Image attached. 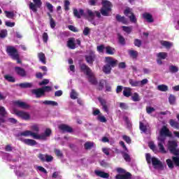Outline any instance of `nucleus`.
I'll list each match as a JSON object with an SVG mask.
<instances>
[{
  "instance_id": "f257e3e1",
  "label": "nucleus",
  "mask_w": 179,
  "mask_h": 179,
  "mask_svg": "<svg viewBox=\"0 0 179 179\" xmlns=\"http://www.w3.org/2000/svg\"><path fill=\"white\" fill-rule=\"evenodd\" d=\"M101 4L102 8L100 9V12L102 16H110V12L112 10L113 3L108 0H103Z\"/></svg>"
},
{
  "instance_id": "f03ea898",
  "label": "nucleus",
  "mask_w": 179,
  "mask_h": 179,
  "mask_svg": "<svg viewBox=\"0 0 179 179\" xmlns=\"http://www.w3.org/2000/svg\"><path fill=\"white\" fill-rule=\"evenodd\" d=\"M178 143L177 141H168V150L170 153L174 155V156H179Z\"/></svg>"
},
{
  "instance_id": "7ed1b4c3",
  "label": "nucleus",
  "mask_w": 179,
  "mask_h": 179,
  "mask_svg": "<svg viewBox=\"0 0 179 179\" xmlns=\"http://www.w3.org/2000/svg\"><path fill=\"white\" fill-rule=\"evenodd\" d=\"M165 143H157V147L155 145V143H152L149 144V148L151 149L152 151L155 152V153H158V152H160V153L166 154L167 153V151L166 150V148H164Z\"/></svg>"
},
{
  "instance_id": "20e7f679",
  "label": "nucleus",
  "mask_w": 179,
  "mask_h": 179,
  "mask_svg": "<svg viewBox=\"0 0 179 179\" xmlns=\"http://www.w3.org/2000/svg\"><path fill=\"white\" fill-rule=\"evenodd\" d=\"M87 14L88 16V20L89 22H92L94 26H96V22H94V16H96L99 19L101 17V12H99L97 10H95L93 12L92 10L88 9L87 10Z\"/></svg>"
},
{
  "instance_id": "39448f33",
  "label": "nucleus",
  "mask_w": 179,
  "mask_h": 179,
  "mask_svg": "<svg viewBox=\"0 0 179 179\" xmlns=\"http://www.w3.org/2000/svg\"><path fill=\"white\" fill-rule=\"evenodd\" d=\"M166 163L169 169H170V170H173V169H174V164H175V166H176V167H179V157L173 156V157H172V160H171V159H167L166 160Z\"/></svg>"
},
{
  "instance_id": "423d86ee",
  "label": "nucleus",
  "mask_w": 179,
  "mask_h": 179,
  "mask_svg": "<svg viewBox=\"0 0 179 179\" xmlns=\"http://www.w3.org/2000/svg\"><path fill=\"white\" fill-rule=\"evenodd\" d=\"M85 58L87 64H89V65H93V62L96 61V58H97V56L94 53V51L90 50L88 52V55H86L85 56Z\"/></svg>"
},
{
  "instance_id": "0eeeda50",
  "label": "nucleus",
  "mask_w": 179,
  "mask_h": 179,
  "mask_svg": "<svg viewBox=\"0 0 179 179\" xmlns=\"http://www.w3.org/2000/svg\"><path fill=\"white\" fill-rule=\"evenodd\" d=\"M124 15L125 16H128L131 23H136V22H138V20L136 19V16H135V14L131 11V8H129V7H127L124 10Z\"/></svg>"
},
{
  "instance_id": "6e6552de",
  "label": "nucleus",
  "mask_w": 179,
  "mask_h": 179,
  "mask_svg": "<svg viewBox=\"0 0 179 179\" xmlns=\"http://www.w3.org/2000/svg\"><path fill=\"white\" fill-rule=\"evenodd\" d=\"M6 51L8 55H9V57H10L12 59L13 58H15V57L19 55V52L17 51V49H16V48H15L14 46H6Z\"/></svg>"
},
{
  "instance_id": "1a4fd4ad",
  "label": "nucleus",
  "mask_w": 179,
  "mask_h": 179,
  "mask_svg": "<svg viewBox=\"0 0 179 179\" xmlns=\"http://www.w3.org/2000/svg\"><path fill=\"white\" fill-rule=\"evenodd\" d=\"M33 2H30L29 8L31 10H32V12L36 13L37 8H41V5H43V3L41 2V0H33Z\"/></svg>"
},
{
  "instance_id": "9d476101",
  "label": "nucleus",
  "mask_w": 179,
  "mask_h": 179,
  "mask_svg": "<svg viewBox=\"0 0 179 179\" xmlns=\"http://www.w3.org/2000/svg\"><path fill=\"white\" fill-rule=\"evenodd\" d=\"M151 162L154 169H158V170H164V165H163V163L157 158L155 157H152Z\"/></svg>"
},
{
  "instance_id": "9b49d317",
  "label": "nucleus",
  "mask_w": 179,
  "mask_h": 179,
  "mask_svg": "<svg viewBox=\"0 0 179 179\" xmlns=\"http://www.w3.org/2000/svg\"><path fill=\"white\" fill-rule=\"evenodd\" d=\"M105 62L106 64H108L111 68H115V66H117V65H118V60H117L111 57H106Z\"/></svg>"
},
{
  "instance_id": "f8f14e48",
  "label": "nucleus",
  "mask_w": 179,
  "mask_h": 179,
  "mask_svg": "<svg viewBox=\"0 0 179 179\" xmlns=\"http://www.w3.org/2000/svg\"><path fill=\"white\" fill-rule=\"evenodd\" d=\"M15 113L17 117H20V118H22L25 121L30 120V114H29L27 112H24L23 110H16Z\"/></svg>"
},
{
  "instance_id": "ddd939ff",
  "label": "nucleus",
  "mask_w": 179,
  "mask_h": 179,
  "mask_svg": "<svg viewBox=\"0 0 179 179\" xmlns=\"http://www.w3.org/2000/svg\"><path fill=\"white\" fill-rule=\"evenodd\" d=\"M52 131L51 129H46L44 134L41 135L37 134V139H41L42 141H47V138L51 136Z\"/></svg>"
},
{
  "instance_id": "4468645a",
  "label": "nucleus",
  "mask_w": 179,
  "mask_h": 179,
  "mask_svg": "<svg viewBox=\"0 0 179 179\" xmlns=\"http://www.w3.org/2000/svg\"><path fill=\"white\" fill-rule=\"evenodd\" d=\"M38 159H40L41 162H47V163H50V162H52L54 160V157L52 155H43L39 154L38 156Z\"/></svg>"
},
{
  "instance_id": "2eb2a0df",
  "label": "nucleus",
  "mask_w": 179,
  "mask_h": 179,
  "mask_svg": "<svg viewBox=\"0 0 179 179\" xmlns=\"http://www.w3.org/2000/svg\"><path fill=\"white\" fill-rule=\"evenodd\" d=\"M58 128L59 131H62V132H68L69 134H72V132H73V129L65 124H62L59 125Z\"/></svg>"
},
{
  "instance_id": "dca6fc26",
  "label": "nucleus",
  "mask_w": 179,
  "mask_h": 179,
  "mask_svg": "<svg viewBox=\"0 0 179 179\" xmlns=\"http://www.w3.org/2000/svg\"><path fill=\"white\" fill-rule=\"evenodd\" d=\"M15 73L20 76L21 78H25V76H27V73H26V70L20 67V66H15L14 68Z\"/></svg>"
},
{
  "instance_id": "f3484780",
  "label": "nucleus",
  "mask_w": 179,
  "mask_h": 179,
  "mask_svg": "<svg viewBox=\"0 0 179 179\" xmlns=\"http://www.w3.org/2000/svg\"><path fill=\"white\" fill-rule=\"evenodd\" d=\"M80 69L82 72H84L87 75V76H90V73H92V69L86 65V64H80Z\"/></svg>"
},
{
  "instance_id": "a211bd4d",
  "label": "nucleus",
  "mask_w": 179,
  "mask_h": 179,
  "mask_svg": "<svg viewBox=\"0 0 179 179\" xmlns=\"http://www.w3.org/2000/svg\"><path fill=\"white\" fill-rule=\"evenodd\" d=\"M20 136H32L34 139H37V134L30 131H24L19 134Z\"/></svg>"
},
{
  "instance_id": "6ab92c4d",
  "label": "nucleus",
  "mask_w": 179,
  "mask_h": 179,
  "mask_svg": "<svg viewBox=\"0 0 179 179\" xmlns=\"http://www.w3.org/2000/svg\"><path fill=\"white\" fill-rule=\"evenodd\" d=\"M159 135L161 136H171V133L166 126H163L159 131Z\"/></svg>"
},
{
  "instance_id": "aec40b11",
  "label": "nucleus",
  "mask_w": 179,
  "mask_h": 179,
  "mask_svg": "<svg viewBox=\"0 0 179 179\" xmlns=\"http://www.w3.org/2000/svg\"><path fill=\"white\" fill-rule=\"evenodd\" d=\"M98 100L102 106V110L105 111V113H108V106H107V101L106 99L101 98V97H98Z\"/></svg>"
},
{
  "instance_id": "412c9836",
  "label": "nucleus",
  "mask_w": 179,
  "mask_h": 179,
  "mask_svg": "<svg viewBox=\"0 0 179 179\" xmlns=\"http://www.w3.org/2000/svg\"><path fill=\"white\" fill-rule=\"evenodd\" d=\"M32 94H35L37 99H40V97L44 96V91L43 88H38L36 90H31Z\"/></svg>"
},
{
  "instance_id": "4be33fe9",
  "label": "nucleus",
  "mask_w": 179,
  "mask_h": 179,
  "mask_svg": "<svg viewBox=\"0 0 179 179\" xmlns=\"http://www.w3.org/2000/svg\"><path fill=\"white\" fill-rule=\"evenodd\" d=\"M94 174L96 175L97 177H101V178H108L110 177V174L108 173L99 170H95Z\"/></svg>"
},
{
  "instance_id": "5701e85b",
  "label": "nucleus",
  "mask_w": 179,
  "mask_h": 179,
  "mask_svg": "<svg viewBox=\"0 0 179 179\" xmlns=\"http://www.w3.org/2000/svg\"><path fill=\"white\" fill-rule=\"evenodd\" d=\"M15 106H17L20 108H22V110H26L27 108H30V105L27 104L26 102L16 101Z\"/></svg>"
},
{
  "instance_id": "b1692460",
  "label": "nucleus",
  "mask_w": 179,
  "mask_h": 179,
  "mask_svg": "<svg viewBox=\"0 0 179 179\" xmlns=\"http://www.w3.org/2000/svg\"><path fill=\"white\" fill-rule=\"evenodd\" d=\"M115 19L119 23H122V24H128V20H127L125 16H121V15L117 14Z\"/></svg>"
},
{
  "instance_id": "393cba45",
  "label": "nucleus",
  "mask_w": 179,
  "mask_h": 179,
  "mask_svg": "<svg viewBox=\"0 0 179 179\" xmlns=\"http://www.w3.org/2000/svg\"><path fill=\"white\" fill-rule=\"evenodd\" d=\"M73 15L75 16V17H77V19H81L82 16H83L85 13V10H83V9H80L79 10H78V9L73 8Z\"/></svg>"
},
{
  "instance_id": "a878e982",
  "label": "nucleus",
  "mask_w": 179,
  "mask_h": 179,
  "mask_svg": "<svg viewBox=\"0 0 179 179\" xmlns=\"http://www.w3.org/2000/svg\"><path fill=\"white\" fill-rule=\"evenodd\" d=\"M143 17L145 19L148 23H153L155 20L153 19V15L149 13H144L143 14Z\"/></svg>"
},
{
  "instance_id": "bb28decb",
  "label": "nucleus",
  "mask_w": 179,
  "mask_h": 179,
  "mask_svg": "<svg viewBox=\"0 0 179 179\" xmlns=\"http://www.w3.org/2000/svg\"><path fill=\"white\" fill-rule=\"evenodd\" d=\"M67 47L70 48V50H75L76 48V43H75V38H71L67 41Z\"/></svg>"
},
{
  "instance_id": "cd10ccee",
  "label": "nucleus",
  "mask_w": 179,
  "mask_h": 179,
  "mask_svg": "<svg viewBox=\"0 0 179 179\" xmlns=\"http://www.w3.org/2000/svg\"><path fill=\"white\" fill-rule=\"evenodd\" d=\"M17 86H19L21 89H31L33 87L32 83H21L17 84Z\"/></svg>"
},
{
  "instance_id": "c85d7f7f",
  "label": "nucleus",
  "mask_w": 179,
  "mask_h": 179,
  "mask_svg": "<svg viewBox=\"0 0 179 179\" xmlns=\"http://www.w3.org/2000/svg\"><path fill=\"white\" fill-rule=\"evenodd\" d=\"M123 96H124V97H131V96H132V88L124 87L123 90Z\"/></svg>"
},
{
  "instance_id": "c756f323",
  "label": "nucleus",
  "mask_w": 179,
  "mask_h": 179,
  "mask_svg": "<svg viewBox=\"0 0 179 179\" xmlns=\"http://www.w3.org/2000/svg\"><path fill=\"white\" fill-rule=\"evenodd\" d=\"M106 52L108 55H114L115 54V48L111 47V46H106L105 48Z\"/></svg>"
},
{
  "instance_id": "7c9ffc66",
  "label": "nucleus",
  "mask_w": 179,
  "mask_h": 179,
  "mask_svg": "<svg viewBox=\"0 0 179 179\" xmlns=\"http://www.w3.org/2000/svg\"><path fill=\"white\" fill-rule=\"evenodd\" d=\"M23 142L25 143V145H28L29 146H34L37 145V141L33 139H24Z\"/></svg>"
},
{
  "instance_id": "2f4dec72",
  "label": "nucleus",
  "mask_w": 179,
  "mask_h": 179,
  "mask_svg": "<svg viewBox=\"0 0 179 179\" xmlns=\"http://www.w3.org/2000/svg\"><path fill=\"white\" fill-rule=\"evenodd\" d=\"M117 40H118V43L119 44H120V45H125V44H127V41H125V38H124V36H122V35H121V34H117Z\"/></svg>"
},
{
  "instance_id": "473e14b6",
  "label": "nucleus",
  "mask_w": 179,
  "mask_h": 179,
  "mask_svg": "<svg viewBox=\"0 0 179 179\" xmlns=\"http://www.w3.org/2000/svg\"><path fill=\"white\" fill-rule=\"evenodd\" d=\"M4 79L6 80H7V82H10V83H15L16 82V78H15V77L10 76L9 74L5 75Z\"/></svg>"
},
{
  "instance_id": "72a5a7b5",
  "label": "nucleus",
  "mask_w": 179,
  "mask_h": 179,
  "mask_svg": "<svg viewBox=\"0 0 179 179\" xmlns=\"http://www.w3.org/2000/svg\"><path fill=\"white\" fill-rule=\"evenodd\" d=\"M111 69L112 68L106 63L103 67V72L106 75H110L111 73Z\"/></svg>"
},
{
  "instance_id": "f704fd0d",
  "label": "nucleus",
  "mask_w": 179,
  "mask_h": 179,
  "mask_svg": "<svg viewBox=\"0 0 179 179\" xmlns=\"http://www.w3.org/2000/svg\"><path fill=\"white\" fill-rule=\"evenodd\" d=\"M169 124L171 125V127H172L173 128H176V129H179V123L178 122L173 120V119H171L169 120Z\"/></svg>"
},
{
  "instance_id": "c9c22d12",
  "label": "nucleus",
  "mask_w": 179,
  "mask_h": 179,
  "mask_svg": "<svg viewBox=\"0 0 179 179\" xmlns=\"http://www.w3.org/2000/svg\"><path fill=\"white\" fill-rule=\"evenodd\" d=\"M38 58H39V61H41V62H43L44 64V65H45V64L47 63V62H45V55L43 52H39L38 54Z\"/></svg>"
},
{
  "instance_id": "e433bc0d",
  "label": "nucleus",
  "mask_w": 179,
  "mask_h": 179,
  "mask_svg": "<svg viewBox=\"0 0 179 179\" xmlns=\"http://www.w3.org/2000/svg\"><path fill=\"white\" fill-rule=\"evenodd\" d=\"M129 55L131 57L134 59H136L138 58V51L134 50H130L128 51Z\"/></svg>"
},
{
  "instance_id": "4c0bfd02",
  "label": "nucleus",
  "mask_w": 179,
  "mask_h": 179,
  "mask_svg": "<svg viewBox=\"0 0 179 179\" xmlns=\"http://www.w3.org/2000/svg\"><path fill=\"white\" fill-rule=\"evenodd\" d=\"M129 83L132 86V87H139V81L134 80V79H129Z\"/></svg>"
},
{
  "instance_id": "58836bf2",
  "label": "nucleus",
  "mask_w": 179,
  "mask_h": 179,
  "mask_svg": "<svg viewBox=\"0 0 179 179\" xmlns=\"http://www.w3.org/2000/svg\"><path fill=\"white\" fill-rule=\"evenodd\" d=\"M157 90H159V92H167L169 90V86L166 85H159L157 86Z\"/></svg>"
},
{
  "instance_id": "ea45409f",
  "label": "nucleus",
  "mask_w": 179,
  "mask_h": 179,
  "mask_svg": "<svg viewBox=\"0 0 179 179\" xmlns=\"http://www.w3.org/2000/svg\"><path fill=\"white\" fill-rule=\"evenodd\" d=\"M49 17H50V24L51 29H55V21L54 20V18H52V16L50 14V13H48Z\"/></svg>"
},
{
  "instance_id": "a19ab883",
  "label": "nucleus",
  "mask_w": 179,
  "mask_h": 179,
  "mask_svg": "<svg viewBox=\"0 0 179 179\" xmlns=\"http://www.w3.org/2000/svg\"><path fill=\"white\" fill-rule=\"evenodd\" d=\"M4 13L8 19H13L15 17V13L13 11H4Z\"/></svg>"
},
{
  "instance_id": "79ce46f5",
  "label": "nucleus",
  "mask_w": 179,
  "mask_h": 179,
  "mask_svg": "<svg viewBox=\"0 0 179 179\" xmlns=\"http://www.w3.org/2000/svg\"><path fill=\"white\" fill-rule=\"evenodd\" d=\"M93 146H94V144L92 142H86L84 144V148L86 150H90V149H92V148H93Z\"/></svg>"
},
{
  "instance_id": "37998d69",
  "label": "nucleus",
  "mask_w": 179,
  "mask_h": 179,
  "mask_svg": "<svg viewBox=\"0 0 179 179\" xmlns=\"http://www.w3.org/2000/svg\"><path fill=\"white\" fill-rule=\"evenodd\" d=\"M89 83L96 86L97 85V79L94 77L92 76V73H90V76H89Z\"/></svg>"
},
{
  "instance_id": "c03bdc74",
  "label": "nucleus",
  "mask_w": 179,
  "mask_h": 179,
  "mask_svg": "<svg viewBox=\"0 0 179 179\" xmlns=\"http://www.w3.org/2000/svg\"><path fill=\"white\" fill-rule=\"evenodd\" d=\"M122 29L123 31H125V33H127V34H131L132 32V27L122 26Z\"/></svg>"
},
{
  "instance_id": "a18cd8bd",
  "label": "nucleus",
  "mask_w": 179,
  "mask_h": 179,
  "mask_svg": "<svg viewBox=\"0 0 179 179\" xmlns=\"http://www.w3.org/2000/svg\"><path fill=\"white\" fill-rule=\"evenodd\" d=\"M43 103L46 106H58V103L54 101H44Z\"/></svg>"
},
{
  "instance_id": "49530a36",
  "label": "nucleus",
  "mask_w": 179,
  "mask_h": 179,
  "mask_svg": "<svg viewBox=\"0 0 179 179\" xmlns=\"http://www.w3.org/2000/svg\"><path fill=\"white\" fill-rule=\"evenodd\" d=\"M169 71L171 73H177V72H178V67H177V66L171 65L169 66Z\"/></svg>"
},
{
  "instance_id": "de8ad7c7",
  "label": "nucleus",
  "mask_w": 179,
  "mask_h": 179,
  "mask_svg": "<svg viewBox=\"0 0 179 179\" xmlns=\"http://www.w3.org/2000/svg\"><path fill=\"white\" fill-rule=\"evenodd\" d=\"M157 58H159L161 59H166V58H167V52H161L158 53Z\"/></svg>"
},
{
  "instance_id": "09e8293b",
  "label": "nucleus",
  "mask_w": 179,
  "mask_h": 179,
  "mask_svg": "<svg viewBox=\"0 0 179 179\" xmlns=\"http://www.w3.org/2000/svg\"><path fill=\"white\" fill-rule=\"evenodd\" d=\"M104 83H106V80H101L99 81V84L98 85L97 90H99V91L103 90V89H104Z\"/></svg>"
},
{
  "instance_id": "8fccbe9b",
  "label": "nucleus",
  "mask_w": 179,
  "mask_h": 179,
  "mask_svg": "<svg viewBox=\"0 0 179 179\" xmlns=\"http://www.w3.org/2000/svg\"><path fill=\"white\" fill-rule=\"evenodd\" d=\"M123 159H124L125 162H131V157L127 152H121Z\"/></svg>"
},
{
  "instance_id": "3c124183",
  "label": "nucleus",
  "mask_w": 179,
  "mask_h": 179,
  "mask_svg": "<svg viewBox=\"0 0 179 179\" xmlns=\"http://www.w3.org/2000/svg\"><path fill=\"white\" fill-rule=\"evenodd\" d=\"M139 128L143 132H146L148 131V127L142 122H139Z\"/></svg>"
},
{
  "instance_id": "603ef678",
  "label": "nucleus",
  "mask_w": 179,
  "mask_h": 179,
  "mask_svg": "<svg viewBox=\"0 0 179 179\" xmlns=\"http://www.w3.org/2000/svg\"><path fill=\"white\" fill-rule=\"evenodd\" d=\"M169 104H171V106H173L176 103V96L173 94H170L169 97Z\"/></svg>"
},
{
  "instance_id": "864d4df0",
  "label": "nucleus",
  "mask_w": 179,
  "mask_h": 179,
  "mask_svg": "<svg viewBox=\"0 0 179 179\" xmlns=\"http://www.w3.org/2000/svg\"><path fill=\"white\" fill-rule=\"evenodd\" d=\"M8 114V112H6V110H5V107L0 106V115L1 117H5Z\"/></svg>"
},
{
  "instance_id": "5fc2aeb1",
  "label": "nucleus",
  "mask_w": 179,
  "mask_h": 179,
  "mask_svg": "<svg viewBox=\"0 0 179 179\" xmlns=\"http://www.w3.org/2000/svg\"><path fill=\"white\" fill-rule=\"evenodd\" d=\"M70 97L71 99H72L73 100H76V99H78V94L76 93V92L75 91V90H72L70 94Z\"/></svg>"
},
{
  "instance_id": "6e6d98bb",
  "label": "nucleus",
  "mask_w": 179,
  "mask_h": 179,
  "mask_svg": "<svg viewBox=\"0 0 179 179\" xmlns=\"http://www.w3.org/2000/svg\"><path fill=\"white\" fill-rule=\"evenodd\" d=\"M8 36V30L6 29H2L0 31V38H5Z\"/></svg>"
},
{
  "instance_id": "4d7b16f0",
  "label": "nucleus",
  "mask_w": 179,
  "mask_h": 179,
  "mask_svg": "<svg viewBox=\"0 0 179 179\" xmlns=\"http://www.w3.org/2000/svg\"><path fill=\"white\" fill-rule=\"evenodd\" d=\"M54 152L55 153L56 156H57V157H64V154L60 151L59 149L55 148L54 150Z\"/></svg>"
},
{
  "instance_id": "13d9d810",
  "label": "nucleus",
  "mask_w": 179,
  "mask_h": 179,
  "mask_svg": "<svg viewBox=\"0 0 179 179\" xmlns=\"http://www.w3.org/2000/svg\"><path fill=\"white\" fill-rule=\"evenodd\" d=\"M162 45L164 47H166V48H171V43L167 41H163L162 43Z\"/></svg>"
},
{
  "instance_id": "bf43d9fd",
  "label": "nucleus",
  "mask_w": 179,
  "mask_h": 179,
  "mask_svg": "<svg viewBox=\"0 0 179 179\" xmlns=\"http://www.w3.org/2000/svg\"><path fill=\"white\" fill-rule=\"evenodd\" d=\"M158 143H166V137L164 136H161L157 138Z\"/></svg>"
},
{
  "instance_id": "052dcab7",
  "label": "nucleus",
  "mask_w": 179,
  "mask_h": 179,
  "mask_svg": "<svg viewBox=\"0 0 179 179\" xmlns=\"http://www.w3.org/2000/svg\"><path fill=\"white\" fill-rule=\"evenodd\" d=\"M134 44L136 47H141L142 45V41L141 39H134Z\"/></svg>"
},
{
  "instance_id": "680f3d73",
  "label": "nucleus",
  "mask_w": 179,
  "mask_h": 179,
  "mask_svg": "<svg viewBox=\"0 0 179 179\" xmlns=\"http://www.w3.org/2000/svg\"><path fill=\"white\" fill-rule=\"evenodd\" d=\"M131 100L133 101H139V100H141L139 99V94L137 92H135L134 96H131Z\"/></svg>"
},
{
  "instance_id": "e2e57ef3",
  "label": "nucleus",
  "mask_w": 179,
  "mask_h": 179,
  "mask_svg": "<svg viewBox=\"0 0 179 179\" xmlns=\"http://www.w3.org/2000/svg\"><path fill=\"white\" fill-rule=\"evenodd\" d=\"M97 120L100 121V122H107V119L106 118V117L101 115H98Z\"/></svg>"
},
{
  "instance_id": "0e129e2a",
  "label": "nucleus",
  "mask_w": 179,
  "mask_h": 179,
  "mask_svg": "<svg viewBox=\"0 0 179 179\" xmlns=\"http://www.w3.org/2000/svg\"><path fill=\"white\" fill-rule=\"evenodd\" d=\"M71 6V2L69 1V0L64 1V10L66 12L69 10V6Z\"/></svg>"
},
{
  "instance_id": "69168bd1",
  "label": "nucleus",
  "mask_w": 179,
  "mask_h": 179,
  "mask_svg": "<svg viewBox=\"0 0 179 179\" xmlns=\"http://www.w3.org/2000/svg\"><path fill=\"white\" fill-rule=\"evenodd\" d=\"M122 139L124 141H125L127 143H131V142H132V140H131V137L130 136H128L127 135H124L122 136Z\"/></svg>"
},
{
  "instance_id": "338daca9",
  "label": "nucleus",
  "mask_w": 179,
  "mask_h": 179,
  "mask_svg": "<svg viewBox=\"0 0 179 179\" xmlns=\"http://www.w3.org/2000/svg\"><path fill=\"white\" fill-rule=\"evenodd\" d=\"M123 176V179H131L132 178V174L129 172L124 173Z\"/></svg>"
},
{
  "instance_id": "774afa93",
  "label": "nucleus",
  "mask_w": 179,
  "mask_h": 179,
  "mask_svg": "<svg viewBox=\"0 0 179 179\" xmlns=\"http://www.w3.org/2000/svg\"><path fill=\"white\" fill-rule=\"evenodd\" d=\"M123 176V179H131L132 178V174L129 172L124 173Z\"/></svg>"
}]
</instances>
